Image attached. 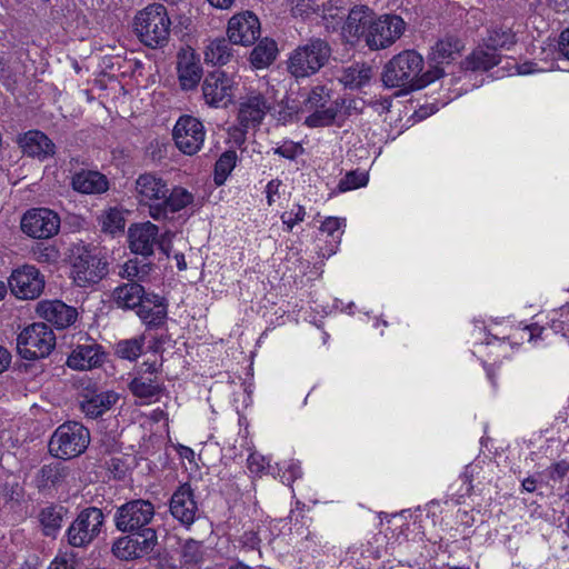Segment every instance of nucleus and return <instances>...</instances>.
I'll list each match as a JSON object with an SVG mask.
<instances>
[{"instance_id":"obj_1","label":"nucleus","mask_w":569,"mask_h":569,"mask_svg":"<svg viewBox=\"0 0 569 569\" xmlns=\"http://www.w3.org/2000/svg\"><path fill=\"white\" fill-rule=\"evenodd\" d=\"M422 56L415 50H405L385 66L382 81L389 88L415 91L443 76V70L439 66H430L426 72H422Z\"/></svg>"},{"instance_id":"obj_2","label":"nucleus","mask_w":569,"mask_h":569,"mask_svg":"<svg viewBox=\"0 0 569 569\" xmlns=\"http://www.w3.org/2000/svg\"><path fill=\"white\" fill-rule=\"evenodd\" d=\"M171 20L161 3H151L139 10L133 19V29L140 41L150 48L163 47L170 36Z\"/></svg>"},{"instance_id":"obj_3","label":"nucleus","mask_w":569,"mask_h":569,"mask_svg":"<svg viewBox=\"0 0 569 569\" xmlns=\"http://www.w3.org/2000/svg\"><path fill=\"white\" fill-rule=\"evenodd\" d=\"M331 52V47L326 40L311 38L290 53L288 71L295 78L310 77L329 61Z\"/></svg>"},{"instance_id":"obj_4","label":"nucleus","mask_w":569,"mask_h":569,"mask_svg":"<svg viewBox=\"0 0 569 569\" xmlns=\"http://www.w3.org/2000/svg\"><path fill=\"white\" fill-rule=\"evenodd\" d=\"M90 442L89 430L78 422L61 425L49 442L51 455L67 460L81 455Z\"/></svg>"},{"instance_id":"obj_5","label":"nucleus","mask_w":569,"mask_h":569,"mask_svg":"<svg viewBox=\"0 0 569 569\" xmlns=\"http://www.w3.org/2000/svg\"><path fill=\"white\" fill-rule=\"evenodd\" d=\"M56 346V336L43 322H36L24 328L17 338L19 355L27 360L44 358Z\"/></svg>"},{"instance_id":"obj_6","label":"nucleus","mask_w":569,"mask_h":569,"mask_svg":"<svg viewBox=\"0 0 569 569\" xmlns=\"http://www.w3.org/2000/svg\"><path fill=\"white\" fill-rule=\"evenodd\" d=\"M104 517L99 508L83 509L67 530L68 543L74 548L90 545L101 532Z\"/></svg>"},{"instance_id":"obj_7","label":"nucleus","mask_w":569,"mask_h":569,"mask_svg":"<svg viewBox=\"0 0 569 569\" xmlns=\"http://www.w3.org/2000/svg\"><path fill=\"white\" fill-rule=\"evenodd\" d=\"M154 517V506L149 500L136 499L117 509L114 522L122 532L150 529L148 525Z\"/></svg>"},{"instance_id":"obj_8","label":"nucleus","mask_w":569,"mask_h":569,"mask_svg":"<svg viewBox=\"0 0 569 569\" xmlns=\"http://www.w3.org/2000/svg\"><path fill=\"white\" fill-rule=\"evenodd\" d=\"M406 22L396 14H385L372 21L366 33V43L371 50L389 48L405 32Z\"/></svg>"},{"instance_id":"obj_9","label":"nucleus","mask_w":569,"mask_h":569,"mask_svg":"<svg viewBox=\"0 0 569 569\" xmlns=\"http://www.w3.org/2000/svg\"><path fill=\"white\" fill-rule=\"evenodd\" d=\"M172 137L177 148L188 156L198 153L204 142L202 122L192 116H181L174 124Z\"/></svg>"},{"instance_id":"obj_10","label":"nucleus","mask_w":569,"mask_h":569,"mask_svg":"<svg viewBox=\"0 0 569 569\" xmlns=\"http://www.w3.org/2000/svg\"><path fill=\"white\" fill-rule=\"evenodd\" d=\"M60 229L59 216L47 208H34L27 211L21 219V230L36 239H48Z\"/></svg>"},{"instance_id":"obj_11","label":"nucleus","mask_w":569,"mask_h":569,"mask_svg":"<svg viewBox=\"0 0 569 569\" xmlns=\"http://www.w3.org/2000/svg\"><path fill=\"white\" fill-rule=\"evenodd\" d=\"M107 274V262L98 254L84 250L74 257L72 278L80 287L98 283Z\"/></svg>"},{"instance_id":"obj_12","label":"nucleus","mask_w":569,"mask_h":569,"mask_svg":"<svg viewBox=\"0 0 569 569\" xmlns=\"http://www.w3.org/2000/svg\"><path fill=\"white\" fill-rule=\"evenodd\" d=\"M233 78L223 71H213L207 74L202 83V94L211 107H226L234 96Z\"/></svg>"},{"instance_id":"obj_13","label":"nucleus","mask_w":569,"mask_h":569,"mask_svg":"<svg viewBox=\"0 0 569 569\" xmlns=\"http://www.w3.org/2000/svg\"><path fill=\"white\" fill-rule=\"evenodd\" d=\"M8 284L17 298L36 299L44 288V279L36 267L23 266L11 273Z\"/></svg>"},{"instance_id":"obj_14","label":"nucleus","mask_w":569,"mask_h":569,"mask_svg":"<svg viewBox=\"0 0 569 569\" xmlns=\"http://www.w3.org/2000/svg\"><path fill=\"white\" fill-rule=\"evenodd\" d=\"M144 370L130 381L129 390L141 399L142 403H151L159 399L163 391V382L159 378V368L156 363H143Z\"/></svg>"},{"instance_id":"obj_15","label":"nucleus","mask_w":569,"mask_h":569,"mask_svg":"<svg viewBox=\"0 0 569 569\" xmlns=\"http://www.w3.org/2000/svg\"><path fill=\"white\" fill-rule=\"evenodd\" d=\"M128 239L131 251L137 254L149 257L157 244L168 254L164 241L159 240L158 227L150 221L132 224L128 230Z\"/></svg>"},{"instance_id":"obj_16","label":"nucleus","mask_w":569,"mask_h":569,"mask_svg":"<svg viewBox=\"0 0 569 569\" xmlns=\"http://www.w3.org/2000/svg\"><path fill=\"white\" fill-rule=\"evenodd\" d=\"M227 34L233 44L250 46L260 36L259 19L250 11L237 13L228 22Z\"/></svg>"},{"instance_id":"obj_17","label":"nucleus","mask_w":569,"mask_h":569,"mask_svg":"<svg viewBox=\"0 0 569 569\" xmlns=\"http://www.w3.org/2000/svg\"><path fill=\"white\" fill-rule=\"evenodd\" d=\"M119 400L112 390H87L79 399L81 412L90 419H97L108 412Z\"/></svg>"},{"instance_id":"obj_18","label":"nucleus","mask_w":569,"mask_h":569,"mask_svg":"<svg viewBox=\"0 0 569 569\" xmlns=\"http://www.w3.org/2000/svg\"><path fill=\"white\" fill-rule=\"evenodd\" d=\"M270 109L271 103L262 93L251 91L240 101L238 120L244 128L256 127Z\"/></svg>"},{"instance_id":"obj_19","label":"nucleus","mask_w":569,"mask_h":569,"mask_svg":"<svg viewBox=\"0 0 569 569\" xmlns=\"http://www.w3.org/2000/svg\"><path fill=\"white\" fill-rule=\"evenodd\" d=\"M170 512L182 525L190 526L194 522L198 505L190 485L183 483L173 492L170 499Z\"/></svg>"},{"instance_id":"obj_20","label":"nucleus","mask_w":569,"mask_h":569,"mask_svg":"<svg viewBox=\"0 0 569 569\" xmlns=\"http://www.w3.org/2000/svg\"><path fill=\"white\" fill-rule=\"evenodd\" d=\"M177 72L183 90L194 89L201 80L202 68L199 57L190 47L182 48L177 57Z\"/></svg>"},{"instance_id":"obj_21","label":"nucleus","mask_w":569,"mask_h":569,"mask_svg":"<svg viewBox=\"0 0 569 569\" xmlns=\"http://www.w3.org/2000/svg\"><path fill=\"white\" fill-rule=\"evenodd\" d=\"M136 192L139 202L148 206L150 212L151 206L163 201L169 188L161 177L153 173H143L136 180Z\"/></svg>"},{"instance_id":"obj_22","label":"nucleus","mask_w":569,"mask_h":569,"mask_svg":"<svg viewBox=\"0 0 569 569\" xmlns=\"http://www.w3.org/2000/svg\"><path fill=\"white\" fill-rule=\"evenodd\" d=\"M37 312L40 318L60 329L71 326L78 316V312L73 307H70L60 300H46L39 302Z\"/></svg>"},{"instance_id":"obj_23","label":"nucleus","mask_w":569,"mask_h":569,"mask_svg":"<svg viewBox=\"0 0 569 569\" xmlns=\"http://www.w3.org/2000/svg\"><path fill=\"white\" fill-rule=\"evenodd\" d=\"M193 194L182 187H174L166 194L163 201L151 206L150 216L154 220H163L169 213L178 212L193 202Z\"/></svg>"},{"instance_id":"obj_24","label":"nucleus","mask_w":569,"mask_h":569,"mask_svg":"<svg viewBox=\"0 0 569 569\" xmlns=\"http://www.w3.org/2000/svg\"><path fill=\"white\" fill-rule=\"evenodd\" d=\"M102 356L98 345H79L69 355L67 365L74 370H90L101 365Z\"/></svg>"},{"instance_id":"obj_25","label":"nucleus","mask_w":569,"mask_h":569,"mask_svg":"<svg viewBox=\"0 0 569 569\" xmlns=\"http://www.w3.org/2000/svg\"><path fill=\"white\" fill-rule=\"evenodd\" d=\"M19 142L23 152L30 157L43 160L54 154V143L41 131H28Z\"/></svg>"},{"instance_id":"obj_26","label":"nucleus","mask_w":569,"mask_h":569,"mask_svg":"<svg viewBox=\"0 0 569 569\" xmlns=\"http://www.w3.org/2000/svg\"><path fill=\"white\" fill-rule=\"evenodd\" d=\"M137 315L150 328L161 326L167 317L163 299L154 293L148 295L146 301L138 308Z\"/></svg>"},{"instance_id":"obj_27","label":"nucleus","mask_w":569,"mask_h":569,"mask_svg":"<svg viewBox=\"0 0 569 569\" xmlns=\"http://www.w3.org/2000/svg\"><path fill=\"white\" fill-rule=\"evenodd\" d=\"M372 78V69L365 62H353L343 67L337 74L338 81L349 89H359L368 84Z\"/></svg>"},{"instance_id":"obj_28","label":"nucleus","mask_w":569,"mask_h":569,"mask_svg":"<svg viewBox=\"0 0 569 569\" xmlns=\"http://www.w3.org/2000/svg\"><path fill=\"white\" fill-rule=\"evenodd\" d=\"M148 295L141 284L129 282L117 287L112 297L119 308L138 309L146 301Z\"/></svg>"},{"instance_id":"obj_29","label":"nucleus","mask_w":569,"mask_h":569,"mask_svg":"<svg viewBox=\"0 0 569 569\" xmlns=\"http://www.w3.org/2000/svg\"><path fill=\"white\" fill-rule=\"evenodd\" d=\"M72 188L81 193H101L108 190L107 178L91 170H82L72 177Z\"/></svg>"},{"instance_id":"obj_30","label":"nucleus","mask_w":569,"mask_h":569,"mask_svg":"<svg viewBox=\"0 0 569 569\" xmlns=\"http://www.w3.org/2000/svg\"><path fill=\"white\" fill-rule=\"evenodd\" d=\"M500 62V54L479 44L462 62L466 70L486 71Z\"/></svg>"},{"instance_id":"obj_31","label":"nucleus","mask_w":569,"mask_h":569,"mask_svg":"<svg viewBox=\"0 0 569 569\" xmlns=\"http://www.w3.org/2000/svg\"><path fill=\"white\" fill-rule=\"evenodd\" d=\"M463 49L461 40L453 36H446L439 39L436 44L431 48L430 60L436 62L437 66L440 63H448L456 59Z\"/></svg>"},{"instance_id":"obj_32","label":"nucleus","mask_w":569,"mask_h":569,"mask_svg":"<svg viewBox=\"0 0 569 569\" xmlns=\"http://www.w3.org/2000/svg\"><path fill=\"white\" fill-rule=\"evenodd\" d=\"M372 11L369 7L359 4L355 6L347 18L343 26V32L351 38H358L365 33L366 27L372 22Z\"/></svg>"},{"instance_id":"obj_33","label":"nucleus","mask_w":569,"mask_h":569,"mask_svg":"<svg viewBox=\"0 0 569 569\" xmlns=\"http://www.w3.org/2000/svg\"><path fill=\"white\" fill-rule=\"evenodd\" d=\"M230 39L217 38L210 40L204 50V61L213 66H224L233 57Z\"/></svg>"},{"instance_id":"obj_34","label":"nucleus","mask_w":569,"mask_h":569,"mask_svg":"<svg viewBox=\"0 0 569 569\" xmlns=\"http://www.w3.org/2000/svg\"><path fill=\"white\" fill-rule=\"evenodd\" d=\"M278 46L274 40L264 38L251 51L250 61L256 69L270 66L277 58Z\"/></svg>"},{"instance_id":"obj_35","label":"nucleus","mask_w":569,"mask_h":569,"mask_svg":"<svg viewBox=\"0 0 569 569\" xmlns=\"http://www.w3.org/2000/svg\"><path fill=\"white\" fill-rule=\"evenodd\" d=\"M515 34L508 28L495 27L488 30L487 37L482 42L487 49L498 53L499 50L510 49L515 43Z\"/></svg>"},{"instance_id":"obj_36","label":"nucleus","mask_w":569,"mask_h":569,"mask_svg":"<svg viewBox=\"0 0 569 569\" xmlns=\"http://www.w3.org/2000/svg\"><path fill=\"white\" fill-rule=\"evenodd\" d=\"M64 515L63 507L49 506L41 510L39 520L46 536H53L61 527Z\"/></svg>"},{"instance_id":"obj_37","label":"nucleus","mask_w":569,"mask_h":569,"mask_svg":"<svg viewBox=\"0 0 569 569\" xmlns=\"http://www.w3.org/2000/svg\"><path fill=\"white\" fill-rule=\"evenodd\" d=\"M338 113V104L330 103L325 108H317L310 111V114L306 118L305 123L310 128L326 127L331 124Z\"/></svg>"},{"instance_id":"obj_38","label":"nucleus","mask_w":569,"mask_h":569,"mask_svg":"<svg viewBox=\"0 0 569 569\" xmlns=\"http://www.w3.org/2000/svg\"><path fill=\"white\" fill-rule=\"evenodd\" d=\"M101 229L109 234H116L124 229L126 219L123 212L117 208H109L99 218Z\"/></svg>"},{"instance_id":"obj_39","label":"nucleus","mask_w":569,"mask_h":569,"mask_svg":"<svg viewBox=\"0 0 569 569\" xmlns=\"http://www.w3.org/2000/svg\"><path fill=\"white\" fill-rule=\"evenodd\" d=\"M143 346V336L121 340L116 345V353L122 359L134 361L140 357Z\"/></svg>"},{"instance_id":"obj_40","label":"nucleus","mask_w":569,"mask_h":569,"mask_svg":"<svg viewBox=\"0 0 569 569\" xmlns=\"http://www.w3.org/2000/svg\"><path fill=\"white\" fill-rule=\"evenodd\" d=\"M150 269V263L142 262L138 259H131L121 267L119 276L128 280L138 279L142 281L148 277Z\"/></svg>"},{"instance_id":"obj_41","label":"nucleus","mask_w":569,"mask_h":569,"mask_svg":"<svg viewBox=\"0 0 569 569\" xmlns=\"http://www.w3.org/2000/svg\"><path fill=\"white\" fill-rule=\"evenodd\" d=\"M237 153L234 151H226L217 160L214 166V182L220 186L231 173L236 166Z\"/></svg>"},{"instance_id":"obj_42","label":"nucleus","mask_w":569,"mask_h":569,"mask_svg":"<svg viewBox=\"0 0 569 569\" xmlns=\"http://www.w3.org/2000/svg\"><path fill=\"white\" fill-rule=\"evenodd\" d=\"M133 538L139 557L147 556L154 547L157 542V533L153 529H144L139 531H130Z\"/></svg>"},{"instance_id":"obj_43","label":"nucleus","mask_w":569,"mask_h":569,"mask_svg":"<svg viewBox=\"0 0 569 569\" xmlns=\"http://www.w3.org/2000/svg\"><path fill=\"white\" fill-rule=\"evenodd\" d=\"M330 102L329 90L323 86L315 87L303 102V111H312L317 108H325Z\"/></svg>"},{"instance_id":"obj_44","label":"nucleus","mask_w":569,"mask_h":569,"mask_svg":"<svg viewBox=\"0 0 569 569\" xmlns=\"http://www.w3.org/2000/svg\"><path fill=\"white\" fill-rule=\"evenodd\" d=\"M346 227V219L328 217L320 227V231L331 238L330 244H339Z\"/></svg>"},{"instance_id":"obj_45","label":"nucleus","mask_w":569,"mask_h":569,"mask_svg":"<svg viewBox=\"0 0 569 569\" xmlns=\"http://www.w3.org/2000/svg\"><path fill=\"white\" fill-rule=\"evenodd\" d=\"M112 552L121 560L140 558L133 538L130 536L119 538L112 546Z\"/></svg>"},{"instance_id":"obj_46","label":"nucleus","mask_w":569,"mask_h":569,"mask_svg":"<svg viewBox=\"0 0 569 569\" xmlns=\"http://www.w3.org/2000/svg\"><path fill=\"white\" fill-rule=\"evenodd\" d=\"M368 183V174L365 171H350L338 183V190L346 192L365 187Z\"/></svg>"},{"instance_id":"obj_47","label":"nucleus","mask_w":569,"mask_h":569,"mask_svg":"<svg viewBox=\"0 0 569 569\" xmlns=\"http://www.w3.org/2000/svg\"><path fill=\"white\" fill-rule=\"evenodd\" d=\"M183 562L186 565H197L203 558V547L201 542L188 540L184 542L181 551Z\"/></svg>"},{"instance_id":"obj_48","label":"nucleus","mask_w":569,"mask_h":569,"mask_svg":"<svg viewBox=\"0 0 569 569\" xmlns=\"http://www.w3.org/2000/svg\"><path fill=\"white\" fill-rule=\"evenodd\" d=\"M306 217V210L302 206H295L290 211H286L281 214V221L287 227L288 231H291L293 227L303 221Z\"/></svg>"},{"instance_id":"obj_49","label":"nucleus","mask_w":569,"mask_h":569,"mask_svg":"<svg viewBox=\"0 0 569 569\" xmlns=\"http://www.w3.org/2000/svg\"><path fill=\"white\" fill-rule=\"evenodd\" d=\"M293 16L307 17L316 11L315 0H288Z\"/></svg>"},{"instance_id":"obj_50","label":"nucleus","mask_w":569,"mask_h":569,"mask_svg":"<svg viewBox=\"0 0 569 569\" xmlns=\"http://www.w3.org/2000/svg\"><path fill=\"white\" fill-rule=\"evenodd\" d=\"M76 558L72 552H59L51 561L49 569H74Z\"/></svg>"},{"instance_id":"obj_51","label":"nucleus","mask_w":569,"mask_h":569,"mask_svg":"<svg viewBox=\"0 0 569 569\" xmlns=\"http://www.w3.org/2000/svg\"><path fill=\"white\" fill-rule=\"evenodd\" d=\"M247 467L252 475L259 476L267 469L268 461L262 455L252 452L247 459Z\"/></svg>"},{"instance_id":"obj_52","label":"nucleus","mask_w":569,"mask_h":569,"mask_svg":"<svg viewBox=\"0 0 569 569\" xmlns=\"http://www.w3.org/2000/svg\"><path fill=\"white\" fill-rule=\"evenodd\" d=\"M301 151V147L292 141H286L274 149V153L286 159H295Z\"/></svg>"},{"instance_id":"obj_53","label":"nucleus","mask_w":569,"mask_h":569,"mask_svg":"<svg viewBox=\"0 0 569 569\" xmlns=\"http://www.w3.org/2000/svg\"><path fill=\"white\" fill-rule=\"evenodd\" d=\"M240 543L248 550H258L260 545V538L254 531H246L241 538Z\"/></svg>"},{"instance_id":"obj_54","label":"nucleus","mask_w":569,"mask_h":569,"mask_svg":"<svg viewBox=\"0 0 569 569\" xmlns=\"http://www.w3.org/2000/svg\"><path fill=\"white\" fill-rule=\"evenodd\" d=\"M41 477L44 479V485H54L60 480L61 473L57 467L44 466L40 470Z\"/></svg>"},{"instance_id":"obj_55","label":"nucleus","mask_w":569,"mask_h":569,"mask_svg":"<svg viewBox=\"0 0 569 569\" xmlns=\"http://www.w3.org/2000/svg\"><path fill=\"white\" fill-rule=\"evenodd\" d=\"M280 180H271L266 186V198L269 206H272L279 198Z\"/></svg>"},{"instance_id":"obj_56","label":"nucleus","mask_w":569,"mask_h":569,"mask_svg":"<svg viewBox=\"0 0 569 569\" xmlns=\"http://www.w3.org/2000/svg\"><path fill=\"white\" fill-rule=\"evenodd\" d=\"M14 74V69L10 64L9 59L0 57V80L9 81Z\"/></svg>"},{"instance_id":"obj_57","label":"nucleus","mask_w":569,"mask_h":569,"mask_svg":"<svg viewBox=\"0 0 569 569\" xmlns=\"http://www.w3.org/2000/svg\"><path fill=\"white\" fill-rule=\"evenodd\" d=\"M559 53L569 60V29L562 31L558 41Z\"/></svg>"},{"instance_id":"obj_58","label":"nucleus","mask_w":569,"mask_h":569,"mask_svg":"<svg viewBox=\"0 0 569 569\" xmlns=\"http://www.w3.org/2000/svg\"><path fill=\"white\" fill-rule=\"evenodd\" d=\"M543 70H545L543 68H538L537 63L529 62V61L517 66L518 74H522V76L531 74L535 72H540Z\"/></svg>"},{"instance_id":"obj_59","label":"nucleus","mask_w":569,"mask_h":569,"mask_svg":"<svg viewBox=\"0 0 569 569\" xmlns=\"http://www.w3.org/2000/svg\"><path fill=\"white\" fill-rule=\"evenodd\" d=\"M283 467L290 473V477L288 478V480L292 481V480L301 477V469L296 462L290 461V462L286 463V466H283Z\"/></svg>"},{"instance_id":"obj_60","label":"nucleus","mask_w":569,"mask_h":569,"mask_svg":"<svg viewBox=\"0 0 569 569\" xmlns=\"http://www.w3.org/2000/svg\"><path fill=\"white\" fill-rule=\"evenodd\" d=\"M543 330L545 329L538 325H530L523 329V331L528 332V335H529V341H532V340L539 338L542 335Z\"/></svg>"},{"instance_id":"obj_61","label":"nucleus","mask_w":569,"mask_h":569,"mask_svg":"<svg viewBox=\"0 0 569 569\" xmlns=\"http://www.w3.org/2000/svg\"><path fill=\"white\" fill-rule=\"evenodd\" d=\"M11 355L9 351L0 346V373L3 372L10 365Z\"/></svg>"},{"instance_id":"obj_62","label":"nucleus","mask_w":569,"mask_h":569,"mask_svg":"<svg viewBox=\"0 0 569 569\" xmlns=\"http://www.w3.org/2000/svg\"><path fill=\"white\" fill-rule=\"evenodd\" d=\"M212 7L227 10L232 7L236 0H207Z\"/></svg>"},{"instance_id":"obj_63","label":"nucleus","mask_w":569,"mask_h":569,"mask_svg":"<svg viewBox=\"0 0 569 569\" xmlns=\"http://www.w3.org/2000/svg\"><path fill=\"white\" fill-rule=\"evenodd\" d=\"M537 487V481L535 478H526L522 481V488L528 492H533Z\"/></svg>"},{"instance_id":"obj_64","label":"nucleus","mask_w":569,"mask_h":569,"mask_svg":"<svg viewBox=\"0 0 569 569\" xmlns=\"http://www.w3.org/2000/svg\"><path fill=\"white\" fill-rule=\"evenodd\" d=\"M176 260H177V267L179 270H186L187 269V262L184 260V256L183 254H176Z\"/></svg>"}]
</instances>
